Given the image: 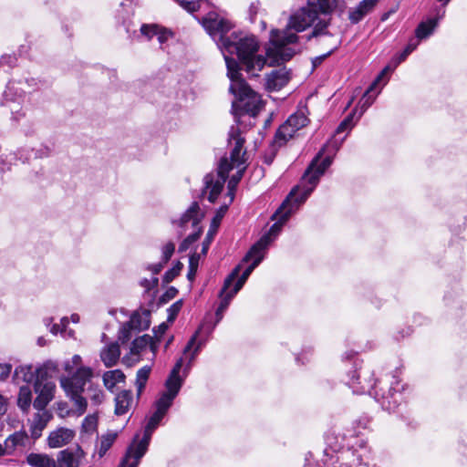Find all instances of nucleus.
<instances>
[{"instance_id":"39","label":"nucleus","mask_w":467,"mask_h":467,"mask_svg":"<svg viewBox=\"0 0 467 467\" xmlns=\"http://www.w3.org/2000/svg\"><path fill=\"white\" fill-rule=\"evenodd\" d=\"M117 438V433L109 432L105 435H102L100 438L99 446L98 449V454L99 458H102L107 451L109 450V448L114 443L115 440Z\"/></svg>"},{"instance_id":"29","label":"nucleus","mask_w":467,"mask_h":467,"mask_svg":"<svg viewBox=\"0 0 467 467\" xmlns=\"http://www.w3.org/2000/svg\"><path fill=\"white\" fill-rule=\"evenodd\" d=\"M26 462L31 467H57L55 459L45 453L31 452L26 456Z\"/></svg>"},{"instance_id":"64","label":"nucleus","mask_w":467,"mask_h":467,"mask_svg":"<svg viewBox=\"0 0 467 467\" xmlns=\"http://www.w3.org/2000/svg\"><path fill=\"white\" fill-rule=\"evenodd\" d=\"M67 323H68V320H67V317H64V318H62V319H61V325H62L63 328H65V327H66V326L67 325Z\"/></svg>"},{"instance_id":"56","label":"nucleus","mask_w":467,"mask_h":467,"mask_svg":"<svg viewBox=\"0 0 467 467\" xmlns=\"http://www.w3.org/2000/svg\"><path fill=\"white\" fill-rule=\"evenodd\" d=\"M163 265H164L163 262L159 263V264H155V265L150 266V270L153 272V274H158L162 269Z\"/></svg>"},{"instance_id":"52","label":"nucleus","mask_w":467,"mask_h":467,"mask_svg":"<svg viewBox=\"0 0 467 467\" xmlns=\"http://www.w3.org/2000/svg\"><path fill=\"white\" fill-rule=\"evenodd\" d=\"M197 259L195 258L194 255L191 256L190 258V269H189V272H188V278L190 280H192L195 276V274H196V269H197Z\"/></svg>"},{"instance_id":"13","label":"nucleus","mask_w":467,"mask_h":467,"mask_svg":"<svg viewBox=\"0 0 467 467\" xmlns=\"http://www.w3.org/2000/svg\"><path fill=\"white\" fill-rule=\"evenodd\" d=\"M397 64L387 65L377 76L359 101L361 111L359 117L374 103L382 88L388 83L389 75L395 70Z\"/></svg>"},{"instance_id":"43","label":"nucleus","mask_w":467,"mask_h":467,"mask_svg":"<svg viewBox=\"0 0 467 467\" xmlns=\"http://www.w3.org/2000/svg\"><path fill=\"white\" fill-rule=\"evenodd\" d=\"M183 265L181 262H177L176 265L167 271L163 276V282L166 284L171 283L182 271Z\"/></svg>"},{"instance_id":"45","label":"nucleus","mask_w":467,"mask_h":467,"mask_svg":"<svg viewBox=\"0 0 467 467\" xmlns=\"http://www.w3.org/2000/svg\"><path fill=\"white\" fill-rule=\"evenodd\" d=\"M327 26V22L324 19L318 20V22L315 25V27L312 31V34L307 36L306 38L310 39L312 36H317L325 34V30Z\"/></svg>"},{"instance_id":"8","label":"nucleus","mask_w":467,"mask_h":467,"mask_svg":"<svg viewBox=\"0 0 467 467\" xmlns=\"http://www.w3.org/2000/svg\"><path fill=\"white\" fill-rule=\"evenodd\" d=\"M307 113V109L303 107L292 114L277 130L275 135L274 144L278 147L283 146L293 138L297 130L306 127L309 121Z\"/></svg>"},{"instance_id":"58","label":"nucleus","mask_w":467,"mask_h":467,"mask_svg":"<svg viewBox=\"0 0 467 467\" xmlns=\"http://www.w3.org/2000/svg\"><path fill=\"white\" fill-rule=\"evenodd\" d=\"M9 452H7V449L5 447V442L0 443V458L4 456H9Z\"/></svg>"},{"instance_id":"60","label":"nucleus","mask_w":467,"mask_h":467,"mask_svg":"<svg viewBox=\"0 0 467 467\" xmlns=\"http://www.w3.org/2000/svg\"><path fill=\"white\" fill-rule=\"evenodd\" d=\"M63 329H60L59 328V326L58 325H54L51 328V333H53L54 335H57L59 331H62Z\"/></svg>"},{"instance_id":"41","label":"nucleus","mask_w":467,"mask_h":467,"mask_svg":"<svg viewBox=\"0 0 467 467\" xmlns=\"http://www.w3.org/2000/svg\"><path fill=\"white\" fill-rule=\"evenodd\" d=\"M98 416L96 414L88 415L82 422L81 432L91 435L97 431Z\"/></svg>"},{"instance_id":"24","label":"nucleus","mask_w":467,"mask_h":467,"mask_svg":"<svg viewBox=\"0 0 467 467\" xmlns=\"http://www.w3.org/2000/svg\"><path fill=\"white\" fill-rule=\"evenodd\" d=\"M120 357V349L118 343H110L100 351V358L107 368L117 364Z\"/></svg>"},{"instance_id":"18","label":"nucleus","mask_w":467,"mask_h":467,"mask_svg":"<svg viewBox=\"0 0 467 467\" xmlns=\"http://www.w3.org/2000/svg\"><path fill=\"white\" fill-rule=\"evenodd\" d=\"M56 390V385L52 381L43 383L39 379L35 383V391L37 397L34 400V407L38 410H43L53 400Z\"/></svg>"},{"instance_id":"62","label":"nucleus","mask_w":467,"mask_h":467,"mask_svg":"<svg viewBox=\"0 0 467 467\" xmlns=\"http://www.w3.org/2000/svg\"><path fill=\"white\" fill-rule=\"evenodd\" d=\"M273 160H274V154H272L271 156L265 157V162L267 164H271Z\"/></svg>"},{"instance_id":"46","label":"nucleus","mask_w":467,"mask_h":467,"mask_svg":"<svg viewBox=\"0 0 467 467\" xmlns=\"http://www.w3.org/2000/svg\"><path fill=\"white\" fill-rule=\"evenodd\" d=\"M353 114L348 115L337 127L336 133L339 134L344 131L350 130L354 126Z\"/></svg>"},{"instance_id":"20","label":"nucleus","mask_w":467,"mask_h":467,"mask_svg":"<svg viewBox=\"0 0 467 467\" xmlns=\"http://www.w3.org/2000/svg\"><path fill=\"white\" fill-rule=\"evenodd\" d=\"M290 79L291 71L286 67H280L267 75L265 87L268 90L277 91L284 88Z\"/></svg>"},{"instance_id":"59","label":"nucleus","mask_w":467,"mask_h":467,"mask_svg":"<svg viewBox=\"0 0 467 467\" xmlns=\"http://www.w3.org/2000/svg\"><path fill=\"white\" fill-rule=\"evenodd\" d=\"M210 242H211L210 240H205L203 242V246H202V254H206L209 244H210Z\"/></svg>"},{"instance_id":"2","label":"nucleus","mask_w":467,"mask_h":467,"mask_svg":"<svg viewBox=\"0 0 467 467\" xmlns=\"http://www.w3.org/2000/svg\"><path fill=\"white\" fill-rule=\"evenodd\" d=\"M63 368L68 375L60 377V386L73 402L78 416L87 410L88 399L94 405L102 403L104 393L100 387L93 382L94 370L83 364L79 355H74L66 360Z\"/></svg>"},{"instance_id":"23","label":"nucleus","mask_w":467,"mask_h":467,"mask_svg":"<svg viewBox=\"0 0 467 467\" xmlns=\"http://www.w3.org/2000/svg\"><path fill=\"white\" fill-rule=\"evenodd\" d=\"M150 310L140 309L133 312L128 323L138 332L146 330L150 325Z\"/></svg>"},{"instance_id":"35","label":"nucleus","mask_w":467,"mask_h":467,"mask_svg":"<svg viewBox=\"0 0 467 467\" xmlns=\"http://www.w3.org/2000/svg\"><path fill=\"white\" fill-rule=\"evenodd\" d=\"M436 26V19H429L428 21L421 22L415 30L416 37L420 40L428 37L432 34Z\"/></svg>"},{"instance_id":"33","label":"nucleus","mask_w":467,"mask_h":467,"mask_svg":"<svg viewBox=\"0 0 467 467\" xmlns=\"http://www.w3.org/2000/svg\"><path fill=\"white\" fill-rule=\"evenodd\" d=\"M32 402V391L28 385H25L20 387L18 397H17V405L18 407L26 411Z\"/></svg>"},{"instance_id":"34","label":"nucleus","mask_w":467,"mask_h":467,"mask_svg":"<svg viewBox=\"0 0 467 467\" xmlns=\"http://www.w3.org/2000/svg\"><path fill=\"white\" fill-rule=\"evenodd\" d=\"M148 346H150L152 348V337L149 335L139 337L135 338L131 344L130 354L139 356Z\"/></svg>"},{"instance_id":"14","label":"nucleus","mask_w":467,"mask_h":467,"mask_svg":"<svg viewBox=\"0 0 467 467\" xmlns=\"http://www.w3.org/2000/svg\"><path fill=\"white\" fill-rule=\"evenodd\" d=\"M202 25L210 36L219 37L217 45L222 49L223 41L229 37L227 34L233 28V24L216 14H209L203 18Z\"/></svg>"},{"instance_id":"17","label":"nucleus","mask_w":467,"mask_h":467,"mask_svg":"<svg viewBox=\"0 0 467 467\" xmlns=\"http://www.w3.org/2000/svg\"><path fill=\"white\" fill-rule=\"evenodd\" d=\"M240 269L241 265H239L234 269V271L227 276L224 281L223 286L220 293L221 303L215 313L218 321L223 318V312L228 307L233 297L236 295L233 294V291L230 290V287L239 275Z\"/></svg>"},{"instance_id":"37","label":"nucleus","mask_w":467,"mask_h":467,"mask_svg":"<svg viewBox=\"0 0 467 467\" xmlns=\"http://www.w3.org/2000/svg\"><path fill=\"white\" fill-rule=\"evenodd\" d=\"M142 457H139L133 447H128L127 451L120 461L119 467H138Z\"/></svg>"},{"instance_id":"50","label":"nucleus","mask_w":467,"mask_h":467,"mask_svg":"<svg viewBox=\"0 0 467 467\" xmlns=\"http://www.w3.org/2000/svg\"><path fill=\"white\" fill-rule=\"evenodd\" d=\"M182 306V300H179L177 302H175L174 304H172L168 311H169V317H168V320H173L175 318V317L178 315V313L180 312L181 308Z\"/></svg>"},{"instance_id":"1","label":"nucleus","mask_w":467,"mask_h":467,"mask_svg":"<svg viewBox=\"0 0 467 467\" xmlns=\"http://www.w3.org/2000/svg\"><path fill=\"white\" fill-rule=\"evenodd\" d=\"M297 36L289 30L273 29L265 46L266 57L255 56L260 44L255 36L244 32H233L223 41L222 50L237 58H292L296 55Z\"/></svg>"},{"instance_id":"6","label":"nucleus","mask_w":467,"mask_h":467,"mask_svg":"<svg viewBox=\"0 0 467 467\" xmlns=\"http://www.w3.org/2000/svg\"><path fill=\"white\" fill-rule=\"evenodd\" d=\"M335 6L336 0H307V6L291 16L288 30L304 31L318 19L319 14H329Z\"/></svg>"},{"instance_id":"25","label":"nucleus","mask_w":467,"mask_h":467,"mask_svg":"<svg viewBox=\"0 0 467 467\" xmlns=\"http://www.w3.org/2000/svg\"><path fill=\"white\" fill-rule=\"evenodd\" d=\"M49 420L50 415L47 411L37 412L34 415L30 422V432L34 440L41 436Z\"/></svg>"},{"instance_id":"51","label":"nucleus","mask_w":467,"mask_h":467,"mask_svg":"<svg viewBox=\"0 0 467 467\" xmlns=\"http://www.w3.org/2000/svg\"><path fill=\"white\" fill-rule=\"evenodd\" d=\"M200 237V234H193L189 235L180 245L179 250L181 252L185 251L188 249V247L197 241V239Z\"/></svg>"},{"instance_id":"22","label":"nucleus","mask_w":467,"mask_h":467,"mask_svg":"<svg viewBox=\"0 0 467 467\" xmlns=\"http://www.w3.org/2000/svg\"><path fill=\"white\" fill-rule=\"evenodd\" d=\"M74 431L67 428H59L52 431L47 439L50 448H60L68 444L74 438Z\"/></svg>"},{"instance_id":"3","label":"nucleus","mask_w":467,"mask_h":467,"mask_svg":"<svg viewBox=\"0 0 467 467\" xmlns=\"http://www.w3.org/2000/svg\"><path fill=\"white\" fill-rule=\"evenodd\" d=\"M228 143L233 147L230 160L223 158L217 171L209 173L204 178L205 187L202 193L208 194L210 202L216 201L228 178L229 171L235 168L237 170L236 173L234 174L228 182V194L230 202H232L234 201L235 188L246 170V151L244 150V139L241 136L238 128L232 127L229 132Z\"/></svg>"},{"instance_id":"19","label":"nucleus","mask_w":467,"mask_h":467,"mask_svg":"<svg viewBox=\"0 0 467 467\" xmlns=\"http://www.w3.org/2000/svg\"><path fill=\"white\" fill-rule=\"evenodd\" d=\"M140 36L146 40H151L157 37L161 45L165 44L169 39L173 37V33L158 24H143L140 29Z\"/></svg>"},{"instance_id":"49","label":"nucleus","mask_w":467,"mask_h":467,"mask_svg":"<svg viewBox=\"0 0 467 467\" xmlns=\"http://www.w3.org/2000/svg\"><path fill=\"white\" fill-rule=\"evenodd\" d=\"M419 41L420 39H418L417 37L410 39L406 47L404 48L400 56V58H405L406 57L410 55V53L417 47Z\"/></svg>"},{"instance_id":"63","label":"nucleus","mask_w":467,"mask_h":467,"mask_svg":"<svg viewBox=\"0 0 467 467\" xmlns=\"http://www.w3.org/2000/svg\"><path fill=\"white\" fill-rule=\"evenodd\" d=\"M71 320L72 322L74 323H78L79 321V317L78 314H73L71 315Z\"/></svg>"},{"instance_id":"5","label":"nucleus","mask_w":467,"mask_h":467,"mask_svg":"<svg viewBox=\"0 0 467 467\" xmlns=\"http://www.w3.org/2000/svg\"><path fill=\"white\" fill-rule=\"evenodd\" d=\"M225 61L227 76L231 80L229 91L237 99L233 102V109H240L251 116H255L263 108V102L260 96L245 83L243 72L249 77H256L264 68L266 60Z\"/></svg>"},{"instance_id":"61","label":"nucleus","mask_w":467,"mask_h":467,"mask_svg":"<svg viewBox=\"0 0 467 467\" xmlns=\"http://www.w3.org/2000/svg\"><path fill=\"white\" fill-rule=\"evenodd\" d=\"M215 231H216V229L214 230V228L211 226V229H210V231H209L208 234H207V238H206V240H210V241H211V239H212V238H213V233H214Z\"/></svg>"},{"instance_id":"42","label":"nucleus","mask_w":467,"mask_h":467,"mask_svg":"<svg viewBox=\"0 0 467 467\" xmlns=\"http://www.w3.org/2000/svg\"><path fill=\"white\" fill-rule=\"evenodd\" d=\"M137 331L131 326H130L128 322H126L119 328V340L124 344L131 338L133 333Z\"/></svg>"},{"instance_id":"32","label":"nucleus","mask_w":467,"mask_h":467,"mask_svg":"<svg viewBox=\"0 0 467 467\" xmlns=\"http://www.w3.org/2000/svg\"><path fill=\"white\" fill-rule=\"evenodd\" d=\"M202 214L200 213V207L197 202H193L190 208L186 211V213L181 218V224H184L186 223L192 222V226H196L201 218Z\"/></svg>"},{"instance_id":"26","label":"nucleus","mask_w":467,"mask_h":467,"mask_svg":"<svg viewBox=\"0 0 467 467\" xmlns=\"http://www.w3.org/2000/svg\"><path fill=\"white\" fill-rule=\"evenodd\" d=\"M28 440L27 434L24 431H16L9 435L5 441V447L7 449V452L10 455L18 448L25 447Z\"/></svg>"},{"instance_id":"48","label":"nucleus","mask_w":467,"mask_h":467,"mask_svg":"<svg viewBox=\"0 0 467 467\" xmlns=\"http://www.w3.org/2000/svg\"><path fill=\"white\" fill-rule=\"evenodd\" d=\"M228 209V206L227 205H223L222 207H220V209L217 211L215 216L213 217V222H212V227L215 229H217L218 225L220 224L223 215L225 214L226 211Z\"/></svg>"},{"instance_id":"15","label":"nucleus","mask_w":467,"mask_h":467,"mask_svg":"<svg viewBox=\"0 0 467 467\" xmlns=\"http://www.w3.org/2000/svg\"><path fill=\"white\" fill-rule=\"evenodd\" d=\"M163 417L164 414L156 410L150 418L145 427L143 437L140 440L139 439V435L134 437L133 441L129 447H133L134 451L138 452L139 457H143L146 453L152 432L157 428Z\"/></svg>"},{"instance_id":"28","label":"nucleus","mask_w":467,"mask_h":467,"mask_svg":"<svg viewBox=\"0 0 467 467\" xmlns=\"http://www.w3.org/2000/svg\"><path fill=\"white\" fill-rule=\"evenodd\" d=\"M132 401V394L130 390L120 391L115 398V413L117 415L126 414L129 411Z\"/></svg>"},{"instance_id":"11","label":"nucleus","mask_w":467,"mask_h":467,"mask_svg":"<svg viewBox=\"0 0 467 467\" xmlns=\"http://www.w3.org/2000/svg\"><path fill=\"white\" fill-rule=\"evenodd\" d=\"M269 237H261L260 240L251 247L250 251L244 258V261H252V264L244 271L238 281L235 283L234 286L233 288L232 286L230 287V290L233 291V294L238 293L254 269L261 263L265 256V251L269 245Z\"/></svg>"},{"instance_id":"10","label":"nucleus","mask_w":467,"mask_h":467,"mask_svg":"<svg viewBox=\"0 0 467 467\" xmlns=\"http://www.w3.org/2000/svg\"><path fill=\"white\" fill-rule=\"evenodd\" d=\"M269 237H261L260 240L251 247L250 251L244 258V261H252V264L244 271L238 281L235 283L234 286L233 288L232 286L230 287V290L233 291V294L238 293L254 269L261 263L265 256V251L269 245Z\"/></svg>"},{"instance_id":"44","label":"nucleus","mask_w":467,"mask_h":467,"mask_svg":"<svg viewBox=\"0 0 467 467\" xmlns=\"http://www.w3.org/2000/svg\"><path fill=\"white\" fill-rule=\"evenodd\" d=\"M182 8L188 12H194L200 6V0H175Z\"/></svg>"},{"instance_id":"40","label":"nucleus","mask_w":467,"mask_h":467,"mask_svg":"<svg viewBox=\"0 0 467 467\" xmlns=\"http://www.w3.org/2000/svg\"><path fill=\"white\" fill-rule=\"evenodd\" d=\"M199 331L200 330H197L193 334V336L191 337V339L189 340V342L187 343V345L183 350V354L187 355L194 348V349L192 350V352L189 358L190 363L195 358V356L198 354L199 350L201 349L202 346L203 345L202 341H199L198 343H196Z\"/></svg>"},{"instance_id":"55","label":"nucleus","mask_w":467,"mask_h":467,"mask_svg":"<svg viewBox=\"0 0 467 467\" xmlns=\"http://www.w3.org/2000/svg\"><path fill=\"white\" fill-rule=\"evenodd\" d=\"M6 400L2 395H0V418L6 412Z\"/></svg>"},{"instance_id":"54","label":"nucleus","mask_w":467,"mask_h":467,"mask_svg":"<svg viewBox=\"0 0 467 467\" xmlns=\"http://www.w3.org/2000/svg\"><path fill=\"white\" fill-rule=\"evenodd\" d=\"M168 329V326L165 323H161L157 329H154L156 337H161L166 330Z\"/></svg>"},{"instance_id":"27","label":"nucleus","mask_w":467,"mask_h":467,"mask_svg":"<svg viewBox=\"0 0 467 467\" xmlns=\"http://www.w3.org/2000/svg\"><path fill=\"white\" fill-rule=\"evenodd\" d=\"M396 390L390 387L386 392L382 389L374 391L375 398L380 401L383 409L387 410H393L396 408L397 399L395 398Z\"/></svg>"},{"instance_id":"9","label":"nucleus","mask_w":467,"mask_h":467,"mask_svg":"<svg viewBox=\"0 0 467 467\" xmlns=\"http://www.w3.org/2000/svg\"><path fill=\"white\" fill-rule=\"evenodd\" d=\"M269 237H261L260 240L251 247L250 251L244 258V261H252V264L244 271L238 281L235 283L234 286L233 288L232 286L230 287V290L233 291V294L238 293L254 269L261 263L265 256V251L269 245Z\"/></svg>"},{"instance_id":"53","label":"nucleus","mask_w":467,"mask_h":467,"mask_svg":"<svg viewBox=\"0 0 467 467\" xmlns=\"http://www.w3.org/2000/svg\"><path fill=\"white\" fill-rule=\"evenodd\" d=\"M12 370V366L10 364H0V380H5L8 378Z\"/></svg>"},{"instance_id":"4","label":"nucleus","mask_w":467,"mask_h":467,"mask_svg":"<svg viewBox=\"0 0 467 467\" xmlns=\"http://www.w3.org/2000/svg\"><path fill=\"white\" fill-rule=\"evenodd\" d=\"M325 151V147L318 152L317 157L312 161L311 164L306 171L303 178L302 183L307 182L308 185H304L302 189V192H299V187L294 189L290 194L284 201L279 209L274 213L273 219L276 220L269 232L263 235L262 237H269V244L275 238V236L280 233L282 226L288 220L290 215L295 213L300 204L305 202L307 197L314 191L317 186L319 178L324 174L326 170L331 165L332 159L329 156L321 159Z\"/></svg>"},{"instance_id":"12","label":"nucleus","mask_w":467,"mask_h":467,"mask_svg":"<svg viewBox=\"0 0 467 467\" xmlns=\"http://www.w3.org/2000/svg\"><path fill=\"white\" fill-rule=\"evenodd\" d=\"M269 237H261L260 240L251 247L250 251L244 258V261H252V264L244 271L238 281L235 283L234 286L233 288L232 286L230 287V290L233 291V294L238 293L254 269L261 263L265 256V251L269 245Z\"/></svg>"},{"instance_id":"7","label":"nucleus","mask_w":467,"mask_h":467,"mask_svg":"<svg viewBox=\"0 0 467 467\" xmlns=\"http://www.w3.org/2000/svg\"><path fill=\"white\" fill-rule=\"evenodd\" d=\"M182 365L183 358H181L175 363L169 378L166 380V390L161 395V397L155 402L156 410L164 415L166 414L168 409L171 406L173 400L175 399V397L177 396L182 388V379L179 376V373Z\"/></svg>"},{"instance_id":"47","label":"nucleus","mask_w":467,"mask_h":467,"mask_svg":"<svg viewBox=\"0 0 467 467\" xmlns=\"http://www.w3.org/2000/svg\"><path fill=\"white\" fill-rule=\"evenodd\" d=\"M175 249V245L173 243L169 242L167 243L163 248H162V262L163 264H166L170 258L171 257L173 252Z\"/></svg>"},{"instance_id":"30","label":"nucleus","mask_w":467,"mask_h":467,"mask_svg":"<svg viewBox=\"0 0 467 467\" xmlns=\"http://www.w3.org/2000/svg\"><path fill=\"white\" fill-rule=\"evenodd\" d=\"M359 379H360V374L358 373L357 371H354L353 375H352L351 381L348 382L349 387L352 388V389H353V392L357 393V394H364V393L368 392V394L372 395L371 389L373 387L377 388L376 384L372 385L371 382H367V381L362 382L359 380Z\"/></svg>"},{"instance_id":"38","label":"nucleus","mask_w":467,"mask_h":467,"mask_svg":"<svg viewBox=\"0 0 467 467\" xmlns=\"http://www.w3.org/2000/svg\"><path fill=\"white\" fill-rule=\"evenodd\" d=\"M15 378L17 381L29 383L35 378V370L31 366H20L15 370Z\"/></svg>"},{"instance_id":"21","label":"nucleus","mask_w":467,"mask_h":467,"mask_svg":"<svg viewBox=\"0 0 467 467\" xmlns=\"http://www.w3.org/2000/svg\"><path fill=\"white\" fill-rule=\"evenodd\" d=\"M379 0H362L348 10V19L352 24H358L376 7Z\"/></svg>"},{"instance_id":"36","label":"nucleus","mask_w":467,"mask_h":467,"mask_svg":"<svg viewBox=\"0 0 467 467\" xmlns=\"http://www.w3.org/2000/svg\"><path fill=\"white\" fill-rule=\"evenodd\" d=\"M151 368L150 366H144L137 371L135 385L137 388V395L140 396L149 379Z\"/></svg>"},{"instance_id":"31","label":"nucleus","mask_w":467,"mask_h":467,"mask_svg":"<svg viewBox=\"0 0 467 467\" xmlns=\"http://www.w3.org/2000/svg\"><path fill=\"white\" fill-rule=\"evenodd\" d=\"M102 378L104 386L112 390L117 384L124 382L126 377L120 369H114L106 371Z\"/></svg>"},{"instance_id":"16","label":"nucleus","mask_w":467,"mask_h":467,"mask_svg":"<svg viewBox=\"0 0 467 467\" xmlns=\"http://www.w3.org/2000/svg\"><path fill=\"white\" fill-rule=\"evenodd\" d=\"M85 457V451L78 445L58 451L55 461L57 467H80Z\"/></svg>"},{"instance_id":"57","label":"nucleus","mask_w":467,"mask_h":467,"mask_svg":"<svg viewBox=\"0 0 467 467\" xmlns=\"http://www.w3.org/2000/svg\"><path fill=\"white\" fill-rule=\"evenodd\" d=\"M359 433H360V431H357L356 429H354L352 431H348V434H346V433L343 434L342 441L346 439L347 436L354 437V436H358Z\"/></svg>"}]
</instances>
